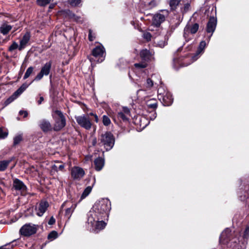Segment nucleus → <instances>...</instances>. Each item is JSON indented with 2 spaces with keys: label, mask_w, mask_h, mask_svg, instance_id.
<instances>
[{
  "label": "nucleus",
  "mask_w": 249,
  "mask_h": 249,
  "mask_svg": "<svg viewBox=\"0 0 249 249\" xmlns=\"http://www.w3.org/2000/svg\"><path fill=\"white\" fill-rule=\"evenodd\" d=\"M34 71V68L33 67H29L27 70H26V71L24 74L23 79H26L27 78H28L30 75L32 74V73Z\"/></svg>",
  "instance_id": "nucleus-32"
},
{
  "label": "nucleus",
  "mask_w": 249,
  "mask_h": 249,
  "mask_svg": "<svg viewBox=\"0 0 249 249\" xmlns=\"http://www.w3.org/2000/svg\"><path fill=\"white\" fill-rule=\"evenodd\" d=\"M180 2V0H170L169 5L171 10H175Z\"/></svg>",
  "instance_id": "nucleus-26"
},
{
  "label": "nucleus",
  "mask_w": 249,
  "mask_h": 249,
  "mask_svg": "<svg viewBox=\"0 0 249 249\" xmlns=\"http://www.w3.org/2000/svg\"><path fill=\"white\" fill-rule=\"evenodd\" d=\"M190 8V4L188 2L185 3L184 5L183 8H182L183 13H186L188 12Z\"/></svg>",
  "instance_id": "nucleus-42"
},
{
  "label": "nucleus",
  "mask_w": 249,
  "mask_h": 249,
  "mask_svg": "<svg viewBox=\"0 0 249 249\" xmlns=\"http://www.w3.org/2000/svg\"><path fill=\"white\" fill-rule=\"evenodd\" d=\"M19 46L18 45V44L16 42H13L12 45L9 47L8 50L10 52H12L14 50L17 49V48L18 49Z\"/></svg>",
  "instance_id": "nucleus-39"
},
{
  "label": "nucleus",
  "mask_w": 249,
  "mask_h": 249,
  "mask_svg": "<svg viewBox=\"0 0 249 249\" xmlns=\"http://www.w3.org/2000/svg\"><path fill=\"white\" fill-rule=\"evenodd\" d=\"M160 87L158 89V97H161V96L163 95L164 94H165L167 91L164 89L163 87L161 85H160Z\"/></svg>",
  "instance_id": "nucleus-37"
},
{
  "label": "nucleus",
  "mask_w": 249,
  "mask_h": 249,
  "mask_svg": "<svg viewBox=\"0 0 249 249\" xmlns=\"http://www.w3.org/2000/svg\"><path fill=\"white\" fill-rule=\"evenodd\" d=\"M19 114L21 115H23L24 116V117H26L28 115V112L27 111H24V110H20L19 112Z\"/></svg>",
  "instance_id": "nucleus-51"
},
{
  "label": "nucleus",
  "mask_w": 249,
  "mask_h": 249,
  "mask_svg": "<svg viewBox=\"0 0 249 249\" xmlns=\"http://www.w3.org/2000/svg\"><path fill=\"white\" fill-rule=\"evenodd\" d=\"M110 209L111 203L108 199L103 198L96 202L87 215L90 231L98 233L105 228L106 223L103 219L108 215Z\"/></svg>",
  "instance_id": "nucleus-1"
},
{
  "label": "nucleus",
  "mask_w": 249,
  "mask_h": 249,
  "mask_svg": "<svg viewBox=\"0 0 249 249\" xmlns=\"http://www.w3.org/2000/svg\"><path fill=\"white\" fill-rule=\"evenodd\" d=\"M52 67V62L49 61L46 63L41 68L40 71L37 74L34 79V81H39L44 75L47 76L49 74Z\"/></svg>",
  "instance_id": "nucleus-9"
},
{
  "label": "nucleus",
  "mask_w": 249,
  "mask_h": 249,
  "mask_svg": "<svg viewBox=\"0 0 249 249\" xmlns=\"http://www.w3.org/2000/svg\"><path fill=\"white\" fill-rule=\"evenodd\" d=\"M243 237L247 243V240L249 238V227H246L243 235Z\"/></svg>",
  "instance_id": "nucleus-38"
},
{
  "label": "nucleus",
  "mask_w": 249,
  "mask_h": 249,
  "mask_svg": "<svg viewBox=\"0 0 249 249\" xmlns=\"http://www.w3.org/2000/svg\"><path fill=\"white\" fill-rule=\"evenodd\" d=\"M105 50L103 46H98L94 48L92 53L95 57H99L97 60L98 62H101L103 61L105 57Z\"/></svg>",
  "instance_id": "nucleus-12"
},
{
  "label": "nucleus",
  "mask_w": 249,
  "mask_h": 249,
  "mask_svg": "<svg viewBox=\"0 0 249 249\" xmlns=\"http://www.w3.org/2000/svg\"><path fill=\"white\" fill-rule=\"evenodd\" d=\"M30 34L29 33L27 32L23 36L22 38L20 41V44L18 47V50L21 51L25 48L27 43L30 39Z\"/></svg>",
  "instance_id": "nucleus-19"
},
{
  "label": "nucleus",
  "mask_w": 249,
  "mask_h": 249,
  "mask_svg": "<svg viewBox=\"0 0 249 249\" xmlns=\"http://www.w3.org/2000/svg\"><path fill=\"white\" fill-rule=\"evenodd\" d=\"M8 135V131L3 127H0V139L6 138Z\"/></svg>",
  "instance_id": "nucleus-28"
},
{
  "label": "nucleus",
  "mask_w": 249,
  "mask_h": 249,
  "mask_svg": "<svg viewBox=\"0 0 249 249\" xmlns=\"http://www.w3.org/2000/svg\"><path fill=\"white\" fill-rule=\"evenodd\" d=\"M143 37L144 39H145L147 41L150 40L151 38V35L150 33L148 32L144 33L143 34Z\"/></svg>",
  "instance_id": "nucleus-45"
},
{
  "label": "nucleus",
  "mask_w": 249,
  "mask_h": 249,
  "mask_svg": "<svg viewBox=\"0 0 249 249\" xmlns=\"http://www.w3.org/2000/svg\"><path fill=\"white\" fill-rule=\"evenodd\" d=\"M23 91L20 89H18L17 90H16L14 93L13 94L14 96L17 98L19 95H20Z\"/></svg>",
  "instance_id": "nucleus-48"
},
{
  "label": "nucleus",
  "mask_w": 249,
  "mask_h": 249,
  "mask_svg": "<svg viewBox=\"0 0 249 249\" xmlns=\"http://www.w3.org/2000/svg\"><path fill=\"white\" fill-rule=\"evenodd\" d=\"M43 100H44L43 97L40 96L39 97V100L38 101H37L38 104L40 105L42 103V102L43 101Z\"/></svg>",
  "instance_id": "nucleus-53"
},
{
  "label": "nucleus",
  "mask_w": 249,
  "mask_h": 249,
  "mask_svg": "<svg viewBox=\"0 0 249 249\" xmlns=\"http://www.w3.org/2000/svg\"><path fill=\"white\" fill-rule=\"evenodd\" d=\"M89 115L94 117V115L96 114H94L93 113H89Z\"/></svg>",
  "instance_id": "nucleus-57"
},
{
  "label": "nucleus",
  "mask_w": 249,
  "mask_h": 249,
  "mask_svg": "<svg viewBox=\"0 0 249 249\" xmlns=\"http://www.w3.org/2000/svg\"><path fill=\"white\" fill-rule=\"evenodd\" d=\"M127 115L123 112H119L117 114V116L119 119H121L124 121H126L128 120Z\"/></svg>",
  "instance_id": "nucleus-36"
},
{
  "label": "nucleus",
  "mask_w": 249,
  "mask_h": 249,
  "mask_svg": "<svg viewBox=\"0 0 249 249\" xmlns=\"http://www.w3.org/2000/svg\"><path fill=\"white\" fill-rule=\"evenodd\" d=\"M103 123L104 125L108 126L111 123V121L107 115H103Z\"/></svg>",
  "instance_id": "nucleus-33"
},
{
  "label": "nucleus",
  "mask_w": 249,
  "mask_h": 249,
  "mask_svg": "<svg viewBox=\"0 0 249 249\" xmlns=\"http://www.w3.org/2000/svg\"><path fill=\"white\" fill-rule=\"evenodd\" d=\"M75 119L77 124L82 127L89 130L92 126V123L89 115H82L75 116Z\"/></svg>",
  "instance_id": "nucleus-6"
},
{
  "label": "nucleus",
  "mask_w": 249,
  "mask_h": 249,
  "mask_svg": "<svg viewBox=\"0 0 249 249\" xmlns=\"http://www.w3.org/2000/svg\"><path fill=\"white\" fill-rule=\"evenodd\" d=\"M156 43L159 47L160 48H163L166 45H167V41L166 38H164L163 40L157 41Z\"/></svg>",
  "instance_id": "nucleus-34"
},
{
  "label": "nucleus",
  "mask_w": 249,
  "mask_h": 249,
  "mask_svg": "<svg viewBox=\"0 0 249 249\" xmlns=\"http://www.w3.org/2000/svg\"><path fill=\"white\" fill-rule=\"evenodd\" d=\"M84 175L85 172L82 168L77 166H74L72 168L71 175L74 179H80Z\"/></svg>",
  "instance_id": "nucleus-14"
},
{
  "label": "nucleus",
  "mask_w": 249,
  "mask_h": 249,
  "mask_svg": "<svg viewBox=\"0 0 249 249\" xmlns=\"http://www.w3.org/2000/svg\"><path fill=\"white\" fill-rule=\"evenodd\" d=\"M13 187L16 190L24 192L27 188L22 181L16 178L13 181Z\"/></svg>",
  "instance_id": "nucleus-18"
},
{
  "label": "nucleus",
  "mask_w": 249,
  "mask_h": 249,
  "mask_svg": "<svg viewBox=\"0 0 249 249\" xmlns=\"http://www.w3.org/2000/svg\"><path fill=\"white\" fill-rule=\"evenodd\" d=\"M55 222V218L53 217V216H52L49 221H48V224L50 225H53Z\"/></svg>",
  "instance_id": "nucleus-50"
},
{
  "label": "nucleus",
  "mask_w": 249,
  "mask_h": 249,
  "mask_svg": "<svg viewBox=\"0 0 249 249\" xmlns=\"http://www.w3.org/2000/svg\"><path fill=\"white\" fill-rule=\"evenodd\" d=\"M39 126L41 130L45 132H48L52 129L51 124L49 121L46 120H41L39 124Z\"/></svg>",
  "instance_id": "nucleus-20"
},
{
  "label": "nucleus",
  "mask_w": 249,
  "mask_h": 249,
  "mask_svg": "<svg viewBox=\"0 0 249 249\" xmlns=\"http://www.w3.org/2000/svg\"><path fill=\"white\" fill-rule=\"evenodd\" d=\"M160 77L159 75L153 74L151 76V78H147L144 84V87L146 89H151L152 87L155 85V86H159V85H161Z\"/></svg>",
  "instance_id": "nucleus-7"
},
{
  "label": "nucleus",
  "mask_w": 249,
  "mask_h": 249,
  "mask_svg": "<svg viewBox=\"0 0 249 249\" xmlns=\"http://www.w3.org/2000/svg\"><path fill=\"white\" fill-rule=\"evenodd\" d=\"M95 168L96 170L100 171L104 165V160L101 158H98L94 160Z\"/></svg>",
  "instance_id": "nucleus-21"
},
{
  "label": "nucleus",
  "mask_w": 249,
  "mask_h": 249,
  "mask_svg": "<svg viewBox=\"0 0 249 249\" xmlns=\"http://www.w3.org/2000/svg\"><path fill=\"white\" fill-rule=\"evenodd\" d=\"M95 38V36L94 35L92 34V31L91 30H89V39L92 41H93Z\"/></svg>",
  "instance_id": "nucleus-46"
},
{
  "label": "nucleus",
  "mask_w": 249,
  "mask_h": 249,
  "mask_svg": "<svg viewBox=\"0 0 249 249\" xmlns=\"http://www.w3.org/2000/svg\"><path fill=\"white\" fill-rule=\"evenodd\" d=\"M38 228L37 225L32 223L25 224L20 228L19 233L23 236H30L36 232Z\"/></svg>",
  "instance_id": "nucleus-5"
},
{
  "label": "nucleus",
  "mask_w": 249,
  "mask_h": 249,
  "mask_svg": "<svg viewBox=\"0 0 249 249\" xmlns=\"http://www.w3.org/2000/svg\"><path fill=\"white\" fill-rule=\"evenodd\" d=\"M152 103H150V101L147 103V106L148 107L150 108H152L155 110V109L157 107V102L155 100H151Z\"/></svg>",
  "instance_id": "nucleus-29"
},
{
  "label": "nucleus",
  "mask_w": 249,
  "mask_h": 249,
  "mask_svg": "<svg viewBox=\"0 0 249 249\" xmlns=\"http://www.w3.org/2000/svg\"><path fill=\"white\" fill-rule=\"evenodd\" d=\"M134 66L136 68H144L146 67V64L145 63H135Z\"/></svg>",
  "instance_id": "nucleus-47"
},
{
  "label": "nucleus",
  "mask_w": 249,
  "mask_h": 249,
  "mask_svg": "<svg viewBox=\"0 0 249 249\" xmlns=\"http://www.w3.org/2000/svg\"><path fill=\"white\" fill-rule=\"evenodd\" d=\"M160 100L162 101V103L165 106H169L171 105L173 101V98L169 92H167L163 95L159 97Z\"/></svg>",
  "instance_id": "nucleus-17"
},
{
  "label": "nucleus",
  "mask_w": 249,
  "mask_h": 249,
  "mask_svg": "<svg viewBox=\"0 0 249 249\" xmlns=\"http://www.w3.org/2000/svg\"><path fill=\"white\" fill-rule=\"evenodd\" d=\"M58 233L55 231H52L48 235V239L52 241L57 237Z\"/></svg>",
  "instance_id": "nucleus-31"
},
{
  "label": "nucleus",
  "mask_w": 249,
  "mask_h": 249,
  "mask_svg": "<svg viewBox=\"0 0 249 249\" xmlns=\"http://www.w3.org/2000/svg\"><path fill=\"white\" fill-rule=\"evenodd\" d=\"M121 112H124L125 114L129 115L130 114V110L127 107H123V110Z\"/></svg>",
  "instance_id": "nucleus-49"
},
{
  "label": "nucleus",
  "mask_w": 249,
  "mask_h": 249,
  "mask_svg": "<svg viewBox=\"0 0 249 249\" xmlns=\"http://www.w3.org/2000/svg\"><path fill=\"white\" fill-rule=\"evenodd\" d=\"M12 27L11 25L4 24L0 27V32L3 35H6L12 29Z\"/></svg>",
  "instance_id": "nucleus-24"
},
{
  "label": "nucleus",
  "mask_w": 249,
  "mask_h": 249,
  "mask_svg": "<svg viewBox=\"0 0 249 249\" xmlns=\"http://www.w3.org/2000/svg\"><path fill=\"white\" fill-rule=\"evenodd\" d=\"M91 190L92 187L91 186H88L86 187L81 196L80 200H82L87 197L90 194Z\"/></svg>",
  "instance_id": "nucleus-27"
},
{
  "label": "nucleus",
  "mask_w": 249,
  "mask_h": 249,
  "mask_svg": "<svg viewBox=\"0 0 249 249\" xmlns=\"http://www.w3.org/2000/svg\"><path fill=\"white\" fill-rule=\"evenodd\" d=\"M152 55L151 53L147 49L141 51L140 53V56L142 59L145 61H147L151 58Z\"/></svg>",
  "instance_id": "nucleus-22"
},
{
  "label": "nucleus",
  "mask_w": 249,
  "mask_h": 249,
  "mask_svg": "<svg viewBox=\"0 0 249 249\" xmlns=\"http://www.w3.org/2000/svg\"><path fill=\"white\" fill-rule=\"evenodd\" d=\"M92 145L95 146L97 143V140L96 138L93 139L92 142Z\"/></svg>",
  "instance_id": "nucleus-54"
},
{
  "label": "nucleus",
  "mask_w": 249,
  "mask_h": 249,
  "mask_svg": "<svg viewBox=\"0 0 249 249\" xmlns=\"http://www.w3.org/2000/svg\"><path fill=\"white\" fill-rule=\"evenodd\" d=\"M76 204L72 203L71 202L67 201L64 202L62 204L61 206L62 208H63L65 206L68 207L65 210V215L67 216L68 219H69L71 216L72 213L76 207Z\"/></svg>",
  "instance_id": "nucleus-13"
},
{
  "label": "nucleus",
  "mask_w": 249,
  "mask_h": 249,
  "mask_svg": "<svg viewBox=\"0 0 249 249\" xmlns=\"http://www.w3.org/2000/svg\"><path fill=\"white\" fill-rule=\"evenodd\" d=\"M64 168V166L63 164H60L57 167L56 165H54L53 166V169L55 171H57L58 170L62 171Z\"/></svg>",
  "instance_id": "nucleus-44"
},
{
  "label": "nucleus",
  "mask_w": 249,
  "mask_h": 249,
  "mask_svg": "<svg viewBox=\"0 0 249 249\" xmlns=\"http://www.w3.org/2000/svg\"><path fill=\"white\" fill-rule=\"evenodd\" d=\"M54 7V5L53 4H51L50 6H49V8L50 9H52Z\"/></svg>",
  "instance_id": "nucleus-56"
},
{
  "label": "nucleus",
  "mask_w": 249,
  "mask_h": 249,
  "mask_svg": "<svg viewBox=\"0 0 249 249\" xmlns=\"http://www.w3.org/2000/svg\"><path fill=\"white\" fill-rule=\"evenodd\" d=\"M216 25V19L213 17H211L207 23V32L208 33H211V35L209 37L210 39L211 36H212L213 33L215 31Z\"/></svg>",
  "instance_id": "nucleus-15"
},
{
  "label": "nucleus",
  "mask_w": 249,
  "mask_h": 249,
  "mask_svg": "<svg viewBox=\"0 0 249 249\" xmlns=\"http://www.w3.org/2000/svg\"><path fill=\"white\" fill-rule=\"evenodd\" d=\"M206 45V43L205 41H202L200 42L199 45L198 47V49L194 56H191L192 61L189 63H185V60L183 61V62L181 63V65L182 66H187L188 65L190 64L196 60L199 57V55L202 53L203 52L205 47Z\"/></svg>",
  "instance_id": "nucleus-10"
},
{
  "label": "nucleus",
  "mask_w": 249,
  "mask_h": 249,
  "mask_svg": "<svg viewBox=\"0 0 249 249\" xmlns=\"http://www.w3.org/2000/svg\"><path fill=\"white\" fill-rule=\"evenodd\" d=\"M199 25L198 23H188L184 28L183 37L186 41H189L193 39L194 34L198 31Z\"/></svg>",
  "instance_id": "nucleus-3"
},
{
  "label": "nucleus",
  "mask_w": 249,
  "mask_h": 249,
  "mask_svg": "<svg viewBox=\"0 0 249 249\" xmlns=\"http://www.w3.org/2000/svg\"><path fill=\"white\" fill-rule=\"evenodd\" d=\"M156 117L157 113L155 110H153L150 112L148 117L150 119V120H154L156 118Z\"/></svg>",
  "instance_id": "nucleus-43"
},
{
  "label": "nucleus",
  "mask_w": 249,
  "mask_h": 249,
  "mask_svg": "<svg viewBox=\"0 0 249 249\" xmlns=\"http://www.w3.org/2000/svg\"><path fill=\"white\" fill-rule=\"evenodd\" d=\"M100 141L99 144L104 146L107 151L111 150L115 143V139L113 134L109 132H106L102 134L99 138Z\"/></svg>",
  "instance_id": "nucleus-2"
},
{
  "label": "nucleus",
  "mask_w": 249,
  "mask_h": 249,
  "mask_svg": "<svg viewBox=\"0 0 249 249\" xmlns=\"http://www.w3.org/2000/svg\"><path fill=\"white\" fill-rule=\"evenodd\" d=\"M231 235V231L230 229L227 228L221 234L219 238L220 242L223 244H227L230 239Z\"/></svg>",
  "instance_id": "nucleus-16"
},
{
  "label": "nucleus",
  "mask_w": 249,
  "mask_h": 249,
  "mask_svg": "<svg viewBox=\"0 0 249 249\" xmlns=\"http://www.w3.org/2000/svg\"><path fill=\"white\" fill-rule=\"evenodd\" d=\"M14 158L7 160L0 161V171H4L7 167L9 164L12 161Z\"/></svg>",
  "instance_id": "nucleus-23"
},
{
  "label": "nucleus",
  "mask_w": 249,
  "mask_h": 249,
  "mask_svg": "<svg viewBox=\"0 0 249 249\" xmlns=\"http://www.w3.org/2000/svg\"><path fill=\"white\" fill-rule=\"evenodd\" d=\"M94 118H95V121L96 122V123H98V121H99V119H98V117L97 116V115H94Z\"/></svg>",
  "instance_id": "nucleus-55"
},
{
  "label": "nucleus",
  "mask_w": 249,
  "mask_h": 249,
  "mask_svg": "<svg viewBox=\"0 0 249 249\" xmlns=\"http://www.w3.org/2000/svg\"><path fill=\"white\" fill-rule=\"evenodd\" d=\"M49 206L48 202L46 201L41 200L36 206L35 211L38 216H42L47 211Z\"/></svg>",
  "instance_id": "nucleus-11"
},
{
  "label": "nucleus",
  "mask_w": 249,
  "mask_h": 249,
  "mask_svg": "<svg viewBox=\"0 0 249 249\" xmlns=\"http://www.w3.org/2000/svg\"><path fill=\"white\" fill-rule=\"evenodd\" d=\"M22 140V136L21 135L16 136L14 138V145H16L18 144Z\"/></svg>",
  "instance_id": "nucleus-35"
},
{
  "label": "nucleus",
  "mask_w": 249,
  "mask_h": 249,
  "mask_svg": "<svg viewBox=\"0 0 249 249\" xmlns=\"http://www.w3.org/2000/svg\"><path fill=\"white\" fill-rule=\"evenodd\" d=\"M161 12L163 13L156 14L153 16L152 18V23L157 27H159L165 20V17L169 14L168 11L167 10H162Z\"/></svg>",
  "instance_id": "nucleus-8"
},
{
  "label": "nucleus",
  "mask_w": 249,
  "mask_h": 249,
  "mask_svg": "<svg viewBox=\"0 0 249 249\" xmlns=\"http://www.w3.org/2000/svg\"><path fill=\"white\" fill-rule=\"evenodd\" d=\"M81 0H69L70 4L72 6H77L80 2Z\"/></svg>",
  "instance_id": "nucleus-40"
},
{
  "label": "nucleus",
  "mask_w": 249,
  "mask_h": 249,
  "mask_svg": "<svg viewBox=\"0 0 249 249\" xmlns=\"http://www.w3.org/2000/svg\"><path fill=\"white\" fill-rule=\"evenodd\" d=\"M28 86L27 85L24 84L19 88V89H20L22 91H24L27 88Z\"/></svg>",
  "instance_id": "nucleus-52"
},
{
  "label": "nucleus",
  "mask_w": 249,
  "mask_h": 249,
  "mask_svg": "<svg viewBox=\"0 0 249 249\" xmlns=\"http://www.w3.org/2000/svg\"><path fill=\"white\" fill-rule=\"evenodd\" d=\"M54 113L58 116V117H54L55 123L53 126V130L56 131H58L61 130L66 125V119L61 111L56 110L54 111Z\"/></svg>",
  "instance_id": "nucleus-4"
},
{
  "label": "nucleus",
  "mask_w": 249,
  "mask_h": 249,
  "mask_svg": "<svg viewBox=\"0 0 249 249\" xmlns=\"http://www.w3.org/2000/svg\"><path fill=\"white\" fill-rule=\"evenodd\" d=\"M15 99H16V98L15 96H14V95H13L5 101V105H8V104L12 102Z\"/></svg>",
  "instance_id": "nucleus-41"
},
{
  "label": "nucleus",
  "mask_w": 249,
  "mask_h": 249,
  "mask_svg": "<svg viewBox=\"0 0 249 249\" xmlns=\"http://www.w3.org/2000/svg\"><path fill=\"white\" fill-rule=\"evenodd\" d=\"M177 61H178V60H177ZM176 60L174 59V62L176 63Z\"/></svg>",
  "instance_id": "nucleus-58"
},
{
  "label": "nucleus",
  "mask_w": 249,
  "mask_h": 249,
  "mask_svg": "<svg viewBox=\"0 0 249 249\" xmlns=\"http://www.w3.org/2000/svg\"><path fill=\"white\" fill-rule=\"evenodd\" d=\"M52 0H36V3L40 6H44L50 3Z\"/></svg>",
  "instance_id": "nucleus-30"
},
{
  "label": "nucleus",
  "mask_w": 249,
  "mask_h": 249,
  "mask_svg": "<svg viewBox=\"0 0 249 249\" xmlns=\"http://www.w3.org/2000/svg\"><path fill=\"white\" fill-rule=\"evenodd\" d=\"M145 5L149 6L150 8H153L157 5L160 0H142Z\"/></svg>",
  "instance_id": "nucleus-25"
}]
</instances>
